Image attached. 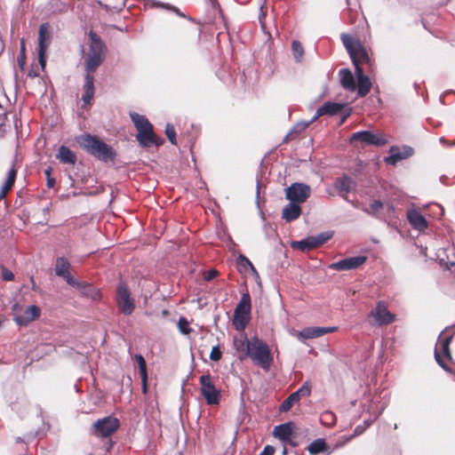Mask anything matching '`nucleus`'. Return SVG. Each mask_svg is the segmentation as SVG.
I'll return each mask as SVG.
<instances>
[{"label":"nucleus","mask_w":455,"mask_h":455,"mask_svg":"<svg viewBox=\"0 0 455 455\" xmlns=\"http://www.w3.org/2000/svg\"><path fill=\"white\" fill-rule=\"evenodd\" d=\"M217 275H218V271L217 270L211 269V270H209V271L204 273V279L206 281H211V280L214 279L217 276Z\"/></svg>","instance_id":"nucleus-51"},{"label":"nucleus","mask_w":455,"mask_h":455,"mask_svg":"<svg viewBox=\"0 0 455 455\" xmlns=\"http://www.w3.org/2000/svg\"><path fill=\"white\" fill-rule=\"evenodd\" d=\"M341 40L351 58L355 70L357 68H362V63L371 62V59L366 49L363 46L358 39H355L348 35L342 34Z\"/></svg>","instance_id":"nucleus-4"},{"label":"nucleus","mask_w":455,"mask_h":455,"mask_svg":"<svg viewBox=\"0 0 455 455\" xmlns=\"http://www.w3.org/2000/svg\"><path fill=\"white\" fill-rule=\"evenodd\" d=\"M12 185L7 183L6 181L4 182V184L2 186V188L4 189H6L7 191H9L11 188H12Z\"/></svg>","instance_id":"nucleus-56"},{"label":"nucleus","mask_w":455,"mask_h":455,"mask_svg":"<svg viewBox=\"0 0 455 455\" xmlns=\"http://www.w3.org/2000/svg\"><path fill=\"white\" fill-rule=\"evenodd\" d=\"M178 327L182 334H188L191 331V329L189 328V323L185 317H180L178 322Z\"/></svg>","instance_id":"nucleus-42"},{"label":"nucleus","mask_w":455,"mask_h":455,"mask_svg":"<svg viewBox=\"0 0 455 455\" xmlns=\"http://www.w3.org/2000/svg\"><path fill=\"white\" fill-rule=\"evenodd\" d=\"M1 271H2L1 276H2L3 280L12 281L14 279L13 273L11 270H9L8 268H6L5 267H2Z\"/></svg>","instance_id":"nucleus-45"},{"label":"nucleus","mask_w":455,"mask_h":455,"mask_svg":"<svg viewBox=\"0 0 455 455\" xmlns=\"http://www.w3.org/2000/svg\"><path fill=\"white\" fill-rule=\"evenodd\" d=\"M355 75L358 82V95L360 97H364L370 92L371 88V83L370 81V78L363 74V68H357L355 70Z\"/></svg>","instance_id":"nucleus-21"},{"label":"nucleus","mask_w":455,"mask_h":455,"mask_svg":"<svg viewBox=\"0 0 455 455\" xmlns=\"http://www.w3.org/2000/svg\"><path fill=\"white\" fill-rule=\"evenodd\" d=\"M327 446L324 439L318 438L313 441L307 447V451L311 455H317L326 451Z\"/></svg>","instance_id":"nucleus-31"},{"label":"nucleus","mask_w":455,"mask_h":455,"mask_svg":"<svg viewBox=\"0 0 455 455\" xmlns=\"http://www.w3.org/2000/svg\"><path fill=\"white\" fill-rule=\"evenodd\" d=\"M358 428H359L358 427L355 428V433H356V434H360V433H362V430H361V431H359V430H358Z\"/></svg>","instance_id":"nucleus-62"},{"label":"nucleus","mask_w":455,"mask_h":455,"mask_svg":"<svg viewBox=\"0 0 455 455\" xmlns=\"http://www.w3.org/2000/svg\"><path fill=\"white\" fill-rule=\"evenodd\" d=\"M24 59L25 58H22L21 55L19 57L18 61H19L20 65H22L24 63Z\"/></svg>","instance_id":"nucleus-57"},{"label":"nucleus","mask_w":455,"mask_h":455,"mask_svg":"<svg viewBox=\"0 0 455 455\" xmlns=\"http://www.w3.org/2000/svg\"><path fill=\"white\" fill-rule=\"evenodd\" d=\"M76 141L88 154L100 161H113L116 157L115 150L96 136L84 134L77 137Z\"/></svg>","instance_id":"nucleus-1"},{"label":"nucleus","mask_w":455,"mask_h":455,"mask_svg":"<svg viewBox=\"0 0 455 455\" xmlns=\"http://www.w3.org/2000/svg\"><path fill=\"white\" fill-rule=\"evenodd\" d=\"M200 393L208 405H218L220 402V389L215 386L214 378L207 373L199 379Z\"/></svg>","instance_id":"nucleus-5"},{"label":"nucleus","mask_w":455,"mask_h":455,"mask_svg":"<svg viewBox=\"0 0 455 455\" xmlns=\"http://www.w3.org/2000/svg\"><path fill=\"white\" fill-rule=\"evenodd\" d=\"M382 207H383V204L379 200H374L370 204V210H371V212H372V213L379 212Z\"/></svg>","instance_id":"nucleus-49"},{"label":"nucleus","mask_w":455,"mask_h":455,"mask_svg":"<svg viewBox=\"0 0 455 455\" xmlns=\"http://www.w3.org/2000/svg\"><path fill=\"white\" fill-rule=\"evenodd\" d=\"M251 361L265 371H268L273 363L269 347L258 337L251 339V348L247 354Z\"/></svg>","instance_id":"nucleus-2"},{"label":"nucleus","mask_w":455,"mask_h":455,"mask_svg":"<svg viewBox=\"0 0 455 455\" xmlns=\"http://www.w3.org/2000/svg\"><path fill=\"white\" fill-rule=\"evenodd\" d=\"M347 116H348V115H346V116H344L341 118V121H340V123H341V124L345 122V120L347 119Z\"/></svg>","instance_id":"nucleus-60"},{"label":"nucleus","mask_w":455,"mask_h":455,"mask_svg":"<svg viewBox=\"0 0 455 455\" xmlns=\"http://www.w3.org/2000/svg\"><path fill=\"white\" fill-rule=\"evenodd\" d=\"M291 245L293 248H298L302 251H310L318 247L317 242L315 241L314 235L308 236L300 241L293 242Z\"/></svg>","instance_id":"nucleus-29"},{"label":"nucleus","mask_w":455,"mask_h":455,"mask_svg":"<svg viewBox=\"0 0 455 455\" xmlns=\"http://www.w3.org/2000/svg\"><path fill=\"white\" fill-rule=\"evenodd\" d=\"M367 260V257L359 255L355 257L346 258L337 262H333L329 265L330 269L337 271H347L356 269L364 264Z\"/></svg>","instance_id":"nucleus-15"},{"label":"nucleus","mask_w":455,"mask_h":455,"mask_svg":"<svg viewBox=\"0 0 455 455\" xmlns=\"http://www.w3.org/2000/svg\"><path fill=\"white\" fill-rule=\"evenodd\" d=\"M339 79L341 86L350 92H355L356 90V84L355 82L354 76L352 72L347 68H343L339 70Z\"/></svg>","instance_id":"nucleus-25"},{"label":"nucleus","mask_w":455,"mask_h":455,"mask_svg":"<svg viewBox=\"0 0 455 455\" xmlns=\"http://www.w3.org/2000/svg\"><path fill=\"white\" fill-rule=\"evenodd\" d=\"M320 420L323 425L331 427L336 422V416L332 411H326L321 414Z\"/></svg>","instance_id":"nucleus-37"},{"label":"nucleus","mask_w":455,"mask_h":455,"mask_svg":"<svg viewBox=\"0 0 455 455\" xmlns=\"http://www.w3.org/2000/svg\"><path fill=\"white\" fill-rule=\"evenodd\" d=\"M251 312V297L248 292L242 295L241 299L235 308L234 317L235 323L240 322L242 327H244V321Z\"/></svg>","instance_id":"nucleus-16"},{"label":"nucleus","mask_w":455,"mask_h":455,"mask_svg":"<svg viewBox=\"0 0 455 455\" xmlns=\"http://www.w3.org/2000/svg\"><path fill=\"white\" fill-rule=\"evenodd\" d=\"M313 122L308 121V122H299L298 124H296L292 129L291 130V132L286 135V137L284 138V141H287L288 139L290 137L292 136L293 133H299V132H303L304 130H306Z\"/></svg>","instance_id":"nucleus-38"},{"label":"nucleus","mask_w":455,"mask_h":455,"mask_svg":"<svg viewBox=\"0 0 455 455\" xmlns=\"http://www.w3.org/2000/svg\"><path fill=\"white\" fill-rule=\"evenodd\" d=\"M369 323L373 326L387 325L394 322L395 315L388 309L384 301H379L376 307L370 312Z\"/></svg>","instance_id":"nucleus-6"},{"label":"nucleus","mask_w":455,"mask_h":455,"mask_svg":"<svg viewBox=\"0 0 455 455\" xmlns=\"http://www.w3.org/2000/svg\"><path fill=\"white\" fill-rule=\"evenodd\" d=\"M451 145H452V146H454V145H455V140L452 142V144H451Z\"/></svg>","instance_id":"nucleus-64"},{"label":"nucleus","mask_w":455,"mask_h":455,"mask_svg":"<svg viewBox=\"0 0 455 455\" xmlns=\"http://www.w3.org/2000/svg\"><path fill=\"white\" fill-rule=\"evenodd\" d=\"M94 96V91H84L82 100L84 104H90Z\"/></svg>","instance_id":"nucleus-48"},{"label":"nucleus","mask_w":455,"mask_h":455,"mask_svg":"<svg viewBox=\"0 0 455 455\" xmlns=\"http://www.w3.org/2000/svg\"><path fill=\"white\" fill-rule=\"evenodd\" d=\"M235 347L237 351H243L244 353L243 355L247 356V354L251 348V339H248L246 337L235 339Z\"/></svg>","instance_id":"nucleus-35"},{"label":"nucleus","mask_w":455,"mask_h":455,"mask_svg":"<svg viewBox=\"0 0 455 455\" xmlns=\"http://www.w3.org/2000/svg\"><path fill=\"white\" fill-rule=\"evenodd\" d=\"M119 427L116 418L108 416L100 419L93 423V433L97 436L108 437L115 433Z\"/></svg>","instance_id":"nucleus-11"},{"label":"nucleus","mask_w":455,"mask_h":455,"mask_svg":"<svg viewBox=\"0 0 455 455\" xmlns=\"http://www.w3.org/2000/svg\"><path fill=\"white\" fill-rule=\"evenodd\" d=\"M440 261H441V264L444 265L448 268H451V267L455 266L454 260H449V259L444 260V259H441Z\"/></svg>","instance_id":"nucleus-53"},{"label":"nucleus","mask_w":455,"mask_h":455,"mask_svg":"<svg viewBox=\"0 0 455 455\" xmlns=\"http://www.w3.org/2000/svg\"><path fill=\"white\" fill-rule=\"evenodd\" d=\"M221 358V351L220 350L219 347H213L211 354H210V359L217 362Z\"/></svg>","instance_id":"nucleus-47"},{"label":"nucleus","mask_w":455,"mask_h":455,"mask_svg":"<svg viewBox=\"0 0 455 455\" xmlns=\"http://www.w3.org/2000/svg\"><path fill=\"white\" fill-rule=\"evenodd\" d=\"M336 329V327H308L301 330L298 333V337L305 339H315L332 332Z\"/></svg>","instance_id":"nucleus-19"},{"label":"nucleus","mask_w":455,"mask_h":455,"mask_svg":"<svg viewBox=\"0 0 455 455\" xmlns=\"http://www.w3.org/2000/svg\"><path fill=\"white\" fill-rule=\"evenodd\" d=\"M28 76H36V73L34 74V73H32V72H29V73H28Z\"/></svg>","instance_id":"nucleus-61"},{"label":"nucleus","mask_w":455,"mask_h":455,"mask_svg":"<svg viewBox=\"0 0 455 455\" xmlns=\"http://www.w3.org/2000/svg\"><path fill=\"white\" fill-rule=\"evenodd\" d=\"M351 141L359 140L364 145L384 146L387 140L382 133H373L370 131H361L352 134Z\"/></svg>","instance_id":"nucleus-14"},{"label":"nucleus","mask_w":455,"mask_h":455,"mask_svg":"<svg viewBox=\"0 0 455 455\" xmlns=\"http://www.w3.org/2000/svg\"><path fill=\"white\" fill-rule=\"evenodd\" d=\"M154 5L156 7L165 8L167 10L172 11V12H176L178 15L184 17V15L175 6H172L168 4H164V3H161V2H155Z\"/></svg>","instance_id":"nucleus-43"},{"label":"nucleus","mask_w":455,"mask_h":455,"mask_svg":"<svg viewBox=\"0 0 455 455\" xmlns=\"http://www.w3.org/2000/svg\"><path fill=\"white\" fill-rule=\"evenodd\" d=\"M291 52L296 62H300L303 55L304 49L299 41H293L291 44Z\"/></svg>","instance_id":"nucleus-36"},{"label":"nucleus","mask_w":455,"mask_h":455,"mask_svg":"<svg viewBox=\"0 0 455 455\" xmlns=\"http://www.w3.org/2000/svg\"><path fill=\"white\" fill-rule=\"evenodd\" d=\"M52 36L49 32V25L44 23L39 27L38 33V61L44 70L46 66V51L50 46Z\"/></svg>","instance_id":"nucleus-10"},{"label":"nucleus","mask_w":455,"mask_h":455,"mask_svg":"<svg viewBox=\"0 0 455 455\" xmlns=\"http://www.w3.org/2000/svg\"><path fill=\"white\" fill-rule=\"evenodd\" d=\"M440 142H441L443 146H445V145H446V140H445V139H444V138H443V137H442V138H440Z\"/></svg>","instance_id":"nucleus-59"},{"label":"nucleus","mask_w":455,"mask_h":455,"mask_svg":"<svg viewBox=\"0 0 455 455\" xmlns=\"http://www.w3.org/2000/svg\"><path fill=\"white\" fill-rule=\"evenodd\" d=\"M44 174L46 176V180H47V187L49 188H52L54 187L55 185V180L54 178H52L51 175H52V168L51 167H48L44 170Z\"/></svg>","instance_id":"nucleus-46"},{"label":"nucleus","mask_w":455,"mask_h":455,"mask_svg":"<svg viewBox=\"0 0 455 455\" xmlns=\"http://www.w3.org/2000/svg\"><path fill=\"white\" fill-rule=\"evenodd\" d=\"M19 306L15 304L13 306V310L15 311L13 320L20 326H27L31 322L39 318L41 315V309L39 307L36 305H30L27 307L22 312H17V308Z\"/></svg>","instance_id":"nucleus-12"},{"label":"nucleus","mask_w":455,"mask_h":455,"mask_svg":"<svg viewBox=\"0 0 455 455\" xmlns=\"http://www.w3.org/2000/svg\"><path fill=\"white\" fill-rule=\"evenodd\" d=\"M273 435L282 442H287L292 435V423L287 422L275 427Z\"/></svg>","instance_id":"nucleus-24"},{"label":"nucleus","mask_w":455,"mask_h":455,"mask_svg":"<svg viewBox=\"0 0 455 455\" xmlns=\"http://www.w3.org/2000/svg\"><path fill=\"white\" fill-rule=\"evenodd\" d=\"M90 38L91 44L88 53L84 56V67L85 73L93 74L105 60V46L94 33H90Z\"/></svg>","instance_id":"nucleus-3"},{"label":"nucleus","mask_w":455,"mask_h":455,"mask_svg":"<svg viewBox=\"0 0 455 455\" xmlns=\"http://www.w3.org/2000/svg\"><path fill=\"white\" fill-rule=\"evenodd\" d=\"M311 195V188L305 183L295 182L285 189V197L287 200L296 204H302Z\"/></svg>","instance_id":"nucleus-9"},{"label":"nucleus","mask_w":455,"mask_h":455,"mask_svg":"<svg viewBox=\"0 0 455 455\" xmlns=\"http://www.w3.org/2000/svg\"><path fill=\"white\" fill-rule=\"evenodd\" d=\"M413 155V149L411 147H392L389 150V156L384 158L387 164L395 165L399 161L406 159Z\"/></svg>","instance_id":"nucleus-17"},{"label":"nucleus","mask_w":455,"mask_h":455,"mask_svg":"<svg viewBox=\"0 0 455 455\" xmlns=\"http://www.w3.org/2000/svg\"><path fill=\"white\" fill-rule=\"evenodd\" d=\"M7 192L8 191L6 189H4L3 188H1V189H0V200L3 199L4 197H5Z\"/></svg>","instance_id":"nucleus-55"},{"label":"nucleus","mask_w":455,"mask_h":455,"mask_svg":"<svg viewBox=\"0 0 455 455\" xmlns=\"http://www.w3.org/2000/svg\"><path fill=\"white\" fill-rule=\"evenodd\" d=\"M344 108V104L336 103V102H325L322 107H320L315 115L312 117L311 122H315L320 116L324 115L334 116L339 113Z\"/></svg>","instance_id":"nucleus-18"},{"label":"nucleus","mask_w":455,"mask_h":455,"mask_svg":"<svg viewBox=\"0 0 455 455\" xmlns=\"http://www.w3.org/2000/svg\"><path fill=\"white\" fill-rule=\"evenodd\" d=\"M116 304L119 310L125 315H131L134 310V300L124 283H119L116 287Z\"/></svg>","instance_id":"nucleus-8"},{"label":"nucleus","mask_w":455,"mask_h":455,"mask_svg":"<svg viewBox=\"0 0 455 455\" xmlns=\"http://www.w3.org/2000/svg\"><path fill=\"white\" fill-rule=\"evenodd\" d=\"M452 335L446 334L444 331L441 332V334L438 337L437 344L435 350V358L437 363L445 371H448V368L444 363V359H451L449 347Z\"/></svg>","instance_id":"nucleus-7"},{"label":"nucleus","mask_w":455,"mask_h":455,"mask_svg":"<svg viewBox=\"0 0 455 455\" xmlns=\"http://www.w3.org/2000/svg\"><path fill=\"white\" fill-rule=\"evenodd\" d=\"M136 139L140 145L143 148H148L154 144H157L153 131V126L138 131Z\"/></svg>","instance_id":"nucleus-22"},{"label":"nucleus","mask_w":455,"mask_h":455,"mask_svg":"<svg viewBox=\"0 0 455 455\" xmlns=\"http://www.w3.org/2000/svg\"><path fill=\"white\" fill-rule=\"evenodd\" d=\"M237 265L242 269H244V270L250 269L251 271L252 275L256 278H259V275L256 268L254 267V266L252 265L251 260L248 258H246L244 255L240 254L238 256V258H237Z\"/></svg>","instance_id":"nucleus-33"},{"label":"nucleus","mask_w":455,"mask_h":455,"mask_svg":"<svg viewBox=\"0 0 455 455\" xmlns=\"http://www.w3.org/2000/svg\"><path fill=\"white\" fill-rule=\"evenodd\" d=\"M20 55L22 56V58H25V43H24V40H21V44H20Z\"/></svg>","instance_id":"nucleus-54"},{"label":"nucleus","mask_w":455,"mask_h":455,"mask_svg":"<svg viewBox=\"0 0 455 455\" xmlns=\"http://www.w3.org/2000/svg\"><path fill=\"white\" fill-rule=\"evenodd\" d=\"M135 359L139 365V371L141 377L142 384H143V391L147 390V364L144 357L141 355H136Z\"/></svg>","instance_id":"nucleus-32"},{"label":"nucleus","mask_w":455,"mask_h":455,"mask_svg":"<svg viewBox=\"0 0 455 455\" xmlns=\"http://www.w3.org/2000/svg\"><path fill=\"white\" fill-rule=\"evenodd\" d=\"M286 453H287V450H286V448L284 447V448H283V455H286Z\"/></svg>","instance_id":"nucleus-63"},{"label":"nucleus","mask_w":455,"mask_h":455,"mask_svg":"<svg viewBox=\"0 0 455 455\" xmlns=\"http://www.w3.org/2000/svg\"><path fill=\"white\" fill-rule=\"evenodd\" d=\"M56 158L62 164H75L76 162V154L68 147L62 145L59 148Z\"/></svg>","instance_id":"nucleus-26"},{"label":"nucleus","mask_w":455,"mask_h":455,"mask_svg":"<svg viewBox=\"0 0 455 455\" xmlns=\"http://www.w3.org/2000/svg\"><path fill=\"white\" fill-rule=\"evenodd\" d=\"M334 235L333 231H326L320 233L315 236V241L317 242L318 247L329 241Z\"/></svg>","instance_id":"nucleus-39"},{"label":"nucleus","mask_w":455,"mask_h":455,"mask_svg":"<svg viewBox=\"0 0 455 455\" xmlns=\"http://www.w3.org/2000/svg\"><path fill=\"white\" fill-rule=\"evenodd\" d=\"M69 269V262L65 258H58L55 264V274L58 276L67 275Z\"/></svg>","instance_id":"nucleus-34"},{"label":"nucleus","mask_w":455,"mask_h":455,"mask_svg":"<svg viewBox=\"0 0 455 455\" xmlns=\"http://www.w3.org/2000/svg\"><path fill=\"white\" fill-rule=\"evenodd\" d=\"M165 134L167 136V138L169 139L170 142L172 144V145H176L177 144V140H176V132H175V129L174 127L168 124L165 127Z\"/></svg>","instance_id":"nucleus-41"},{"label":"nucleus","mask_w":455,"mask_h":455,"mask_svg":"<svg viewBox=\"0 0 455 455\" xmlns=\"http://www.w3.org/2000/svg\"><path fill=\"white\" fill-rule=\"evenodd\" d=\"M311 394V384L308 381L295 392L291 393L280 405L279 411L281 412L288 411L293 405L297 404L301 398L307 397Z\"/></svg>","instance_id":"nucleus-13"},{"label":"nucleus","mask_w":455,"mask_h":455,"mask_svg":"<svg viewBox=\"0 0 455 455\" xmlns=\"http://www.w3.org/2000/svg\"><path fill=\"white\" fill-rule=\"evenodd\" d=\"M130 117H131L135 128L137 129V131H140V130H142L145 128H149L150 126H152V124L149 123V121L142 115H140L135 112H131Z\"/></svg>","instance_id":"nucleus-30"},{"label":"nucleus","mask_w":455,"mask_h":455,"mask_svg":"<svg viewBox=\"0 0 455 455\" xmlns=\"http://www.w3.org/2000/svg\"><path fill=\"white\" fill-rule=\"evenodd\" d=\"M212 6L217 4V0H208Z\"/></svg>","instance_id":"nucleus-58"},{"label":"nucleus","mask_w":455,"mask_h":455,"mask_svg":"<svg viewBox=\"0 0 455 455\" xmlns=\"http://www.w3.org/2000/svg\"><path fill=\"white\" fill-rule=\"evenodd\" d=\"M84 91H94V77L92 73H85Z\"/></svg>","instance_id":"nucleus-40"},{"label":"nucleus","mask_w":455,"mask_h":455,"mask_svg":"<svg viewBox=\"0 0 455 455\" xmlns=\"http://www.w3.org/2000/svg\"><path fill=\"white\" fill-rule=\"evenodd\" d=\"M407 219L411 226L416 230L424 231L427 228V220L415 209H411L407 212Z\"/></svg>","instance_id":"nucleus-20"},{"label":"nucleus","mask_w":455,"mask_h":455,"mask_svg":"<svg viewBox=\"0 0 455 455\" xmlns=\"http://www.w3.org/2000/svg\"><path fill=\"white\" fill-rule=\"evenodd\" d=\"M68 284L74 286V287H80V283L77 282L71 275L70 273H68L67 275L62 276Z\"/></svg>","instance_id":"nucleus-50"},{"label":"nucleus","mask_w":455,"mask_h":455,"mask_svg":"<svg viewBox=\"0 0 455 455\" xmlns=\"http://www.w3.org/2000/svg\"><path fill=\"white\" fill-rule=\"evenodd\" d=\"M334 186L341 193H349L355 188V181L347 176L338 178L335 180Z\"/></svg>","instance_id":"nucleus-27"},{"label":"nucleus","mask_w":455,"mask_h":455,"mask_svg":"<svg viewBox=\"0 0 455 455\" xmlns=\"http://www.w3.org/2000/svg\"><path fill=\"white\" fill-rule=\"evenodd\" d=\"M275 449L271 445H266L259 455H274Z\"/></svg>","instance_id":"nucleus-52"},{"label":"nucleus","mask_w":455,"mask_h":455,"mask_svg":"<svg viewBox=\"0 0 455 455\" xmlns=\"http://www.w3.org/2000/svg\"><path fill=\"white\" fill-rule=\"evenodd\" d=\"M16 175H17V170L15 168V166L13 165L8 172V174H7V178H6V182L12 185L14 184L15 182V179H16Z\"/></svg>","instance_id":"nucleus-44"},{"label":"nucleus","mask_w":455,"mask_h":455,"mask_svg":"<svg viewBox=\"0 0 455 455\" xmlns=\"http://www.w3.org/2000/svg\"><path fill=\"white\" fill-rule=\"evenodd\" d=\"M301 214V207L299 204L290 202L283 209L282 218L287 222L297 220Z\"/></svg>","instance_id":"nucleus-23"},{"label":"nucleus","mask_w":455,"mask_h":455,"mask_svg":"<svg viewBox=\"0 0 455 455\" xmlns=\"http://www.w3.org/2000/svg\"><path fill=\"white\" fill-rule=\"evenodd\" d=\"M291 245L293 248H298L302 251H310L318 247L317 242L315 241L314 235L308 236L300 241L293 242Z\"/></svg>","instance_id":"nucleus-28"}]
</instances>
